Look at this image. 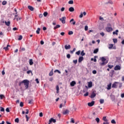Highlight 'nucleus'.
Returning <instances> with one entry per match:
<instances>
[{
	"label": "nucleus",
	"mask_w": 124,
	"mask_h": 124,
	"mask_svg": "<svg viewBox=\"0 0 124 124\" xmlns=\"http://www.w3.org/2000/svg\"><path fill=\"white\" fill-rule=\"evenodd\" d=\"M103 124H109V121H108V122H104Z\"/></svg>",
	"instance_id": "62"
},
{
	"label": "nucleus",
	"mask_w": 124,
	"mask_h": 124,
	"mask_svg": "<svg viewBox=\"0 0 124 124\" xmlns=\"http://www.w3.org/2000/svg\"><path fill=\"white\" fill-rule=\"evenodd\" d=\"M68 34H69V35H71V34H73V31H69L68 32Z\"/></svg>",
	"instance_id": "43"
},
{
	"label": "nucleus",
	"mask_w": 124,
	"mask_h": 124,
	"mask_svg": "<svg viewBox=\"0 0 124 124\" xmlns=\"http://www.w3.org/2000/svg\"><path fill=\"white\" fill-rule=\"evenodd\" d=\"M99 20H100L101 21H104V18H103V17H102L101 16H100Z\"/></svg>",
	"instance_id": "50"
},
{
	"label": "nucleus",
	"mask_w": 124,
	"mask_h": 124,
	"mask_svg": "<svg viewBox=\"0 0 124 124\" xmlns=\"http://www.w3.org/2000/svg\"><path fill=\"white\" fill-rule=\"evenodd\" d=\"M69 11H70V12H73V11H74V8H73V7H71L69 8Z\"/></svg>",
	"instance_id": "17"
},
{
	"label": "nucleus",
	"mask_w": 124,
	"mask_h": 124,
	"mask_svg": "<svg viewBox=\"0 0 124 124\" xmlns=\"http://www.w3.org/2000/svg\"><path fill=\"white\" fill-rule=\"evenodd\" d=\"M0 112H4V108L0 107Z\"/></svg>",
	"instance_id": "44"
},
{
	"label": "nucleus",
	"mask_w": 124,
	"mask_h": 124,
	"mask_svg": "<svg viewBox=\"0 0 124 124\" xmlns=\"http://www.w3.org/2000/svg\"><path fill=\"white\" fill-rule=\"evenodd\" d=\"M28 9L31 11H33V7H32L31 6H28Z\"/></svg>",
	"instance_id": "19"
},
{
	"label": "nucleus",
	"mask_w": 124,
	"mask_h": 124,
	"mask_svg": "<svg viewBox=\"0 0 124 124\" xmlns=\"http://www.w3.org/2000/svg\"><path fill=\"white\" fill-rule=\"evenodd\" d=\"M54 72L56 73V72H58V73H59V74H61V71L59 70H55L54 71Z\"/></svg>",
	"instance_id": "37"
},
{
	"label": "nucleus",
	"mask_w": 124,
	"mask_h": 124,
	"mask_svg": "<svg viewBox=\"0 0 124 124\" xmlns=\"http://www.w3.org/2000/svg\"><path fill=\"white\" fill-rule=\"evenodd\" d=\"M113 41L114 43H117V42H118V39H113Z\"/></svg>",
	"instance_id": "36"
},
{
	"label": "nucleus",
	"mask_w": 124,
	"mask_h": 124,
	"mask_svg": "<svg viewBox=\"0 0 124 124\" xmlns=\"http://www.w3.org/2000/svg\"><path fill=\"white\" fill-rule=\"evenodd\" d=\"M118 84H119V88L121 89V88L123 87V83L121 82H119Z\"/></svg>",
	"instance_id": "40"
},
{
	"label": "nucleus",
	"mask_w": 124,
	"mask_h": 124,
	"mask_svg": "<svg viewBox=\"0 0 124 124\" xmlns=\"http://www.w3.org/2000/svg\"><path fill=\"white\" fill-rule=\"evenodd\" d=\"M71 123H72V124H74L75 123V121H74V119L73 118L71 119Z\"/></svg>",
	"instance_id": "47"
},
{
	"label": "nucleus",
	"mask_w": 124,
	"mask_h": 124,
	"mask_svg": "<svg viewBox=\"0 0 124 124\" xmlns=\"http://www.w3.org/2000/svg\"><path fill=\"white\" fill-rule=\"evenodd\" d=\"M23 39V36L20 35L18 37V40H22Z\"/></svg>",
	"instance_id": "35"
},
{
	"label": "nucleus",
	"mask_w": 124,
	"mask_h": 124,
	"mask_svg": "<svg viewBox=\"0 0 124 124\" xmlns=\"http://www.w3.org/2000/svg\"><path fill=\"white\" fill-rule=\"evenodd\" d=\"M66 57H67V59H70V54H67Z\"/></svg>",
	"instance_id": "56"
},
{
	"label": "nucleus",
	"mask_w": 124,
	"mask_h": 124,
	"mask_svg": "<svg viewBox=\"0 0 124 124\" xmlns=\"http://www.w3.org/2000/svg\"><path fill=\"white\" fill-rule=\"evenodd\" d=\"M102 120L104 121V122H109V121L106 118V116H104L102 118Z\"/></svg>",
	"instance_id": "16"
},
{
	"label": "nucleus",
	"mask_w": 124,
	"mask_h": 124,
	"mask_svg": "<svg viewBox=\"0 0 124 124\" xmlns=\"http://www.w3.org/2000/svg\"><path fill=\"white\" fill-rule=\"evenodd\" d=\"M96 96V94L94 93V92H93L90 96L91 98H94V97Z\"/></svg>",
	"instance_id": "7"
},
{
	"label": "nucleus",
	"mask_w": 124,
	"mask_h": 124,
	"mask_svg": "<svg viewBox=\"0 0 124 124\" xmlns=\"http://www.w3.org/2000/svg\"><path fill=\"white\" fill-rule=\"evenodd\" d=\"M100 35H102V36H104L105 35V33L104 32H102L100 33Z\"/></svg>",
	"instance_id": "53"
},
{
	"label": "nucleus",
	"mask_w": 124,
	"mask_h": 124,
	"mask_svg": "<svg viewBox=\"0 0 124 124\" xmlns=\"http://www.w3.org/2000/svg\"><path fill=\"white\" fill-rule=\"evenodd\" d=\"M84 60V57L83 56H80L78 58V62H82V61Z\"/></svg>",
	"instance_id": "10"
},
{
	"label": "nucleus",
	"mask_w": 124,
	"mask_h": 124,
	"mask_svg": "<svg viewBox=\"0 0 124 124\" xmlns=\"http://www.w3.org/2000/svg\"><path fill=\"white\" fill-rule=\"evenodd\" d=\"M88 105L89 106V107H92L94 105V101H92L90 103H88Z\"/></svg>",
	"instance_id": "9"
},
{
	"label": "nucleus",
	"mask_w": 124,
	"mask_h": 124,
	"mask_svg": "<svg viewBox=\"0 0 124 124\" xmlns=\"http://www.w3.org/2000/svg\"><path fill=\"white\" fill-rule=\"evenodd\" d=\"M81 53V51L78 50V52L76 53V55H78V56H79L80 54Z\"/></svg>",
	"instance_id": "34"
},
{
	"label": "nucleus",
	"mask_w": 124,
	"mask_h": 124,
	"mask_svg": "<svg viewBox=\"0 0 124 124\" xmlns=\"http://www.w3.org/2000/svg\"><path fill=\"white\" fill-rule=\"evenodd\" d=\"M22 83H23L26 90H28L29 88V85H30V81L28 79H24L22 81Z\"/></svg>",
	"instance_id": "2"
},
{
	"label": "nucleus",
	"mask_w": 124,
	"mask_h": 124,
	"mask_svg": "<svg viewBox=\"0 0 124 124\" xmlns=\"http://www.w3.org/2000/svg\"><path fill=\"white\" fill-rule=\"evenodd\" d=\"M98 52V48H96L93 50V54H96Z\"/></svg>",
	"instance_id": "26"
},
{
	"label": "nucleus",
	"mask_w": 124,
	"mask_h": 124,
	"mask_svg": "<svg viewBox=\"0 0 124 124\" xmlns=\"http://www.w3.org/2000/svg\"><path fill=\"white\" fill-rule=\"evenodd\" d=\"M40 28H37V31H36V34H39V33H40Z\"/></svg>",
	"instance_id": "21"
},
{
	"label": "nucleus",
	"mask_w": 124,
	"mask_h": 124,
	"mask_svg": "<svg viewBox=\"0 0 124 124\" xmlns=\"http://www.w3.org/2000/svg\"><path fill=\"white\" fill-rule=\"evenodd\" d=\"M5 24L6 26L9 27V26H10V21H5Z\"/></svg>",
	"instance_id": "20"
},
{
	"label": "nucleus",
	"mask_w": 124,
	"mask_h": 124,
	"mask_svg": "<svg viewBox=\"0 0 124 124\" xmlns=\"http://www.w3.org/2000/svg\"><path fill=\"white\" fill-rule=\"evenodd\" d=\"M108 3H110V4H113V1H112V0H109L108 1Z\"/></svg>",
	"instance_id": "61"
},
{
	"label": "nucleus",
	"mask_w": 124,
	"mask_h": 124,
	"mask_svg": "<svg viewBox=\"0 0 124 124\" xmlns=\"http://www.w3.org/2000/svg\"><path fill=\"white\" fill-rule=\"evenodd\" d=\"M73 62L74 63H75V64H77V62H78V61L77 60H74Z\"/></svg>",
	"instance_id": "45"
},
{
	"label": "nucleus",
	"mask_w": 124,
	"mask_h": 124,
	"mask_svg": "<svg viewBox=\"0 0 124 124\" xmlns=\"http://www.w3.org/2000/svg\"><path fill=\"white\" fill-rule=\"evenodd\" d=\"M75 85H76V82H75V81H72L70 83V86H71V87H74V86H75Z\"/></svg>",
	"instance_id": "11"
},
{
	"label": "nucleus",
	"mask_w": 124,
	"mask_h": 124,
	"mask_svg": "<svg viewBox=\"0 0 124 124\" xmlns=\"http://www.w3.org/2000/svg\"><path fill=\"white\" fill-rule=\"evenodd\" d=\"M79 18H83V13H81L79 16Z\"/></svg>",
	"instance_id": "58"
},
{
	"label": "nucleus",
	"mask_w": 124,
	"mask_h": 124,
	"mask_svg": "<svg viewBox=\"0 0 124 124\" xmlns=\"http://www.w3.org/2000/svg\"><path fill=\"white\" fill-rule=\"evenodd\" d=\"M6 112H10V110H9V108H6Z\"/></svg>",
	"instance_id": "59"
},
{
	"label": "nucleus",
	"mask_w": 124,
	"mask_h": 124,
	"mask_svg": "<svg viewBox=\"0 0 124 124\" xmlns=\"http://www.w3.org/2000/svg\"><path fill=\"white\" fill-rule=\"evenodd\" d=\"M92 73L93 74H96V70H93Z\"/></svg>",
	"instance_id": "63"
},
{
	"label": "nucleus",
	"mask_w": 124,
	"mask_h": 124,
	"mask_svg": "<svg viewBox=\"0 0 124 124\" xmlns=\"http://www.w3.org/2000/svg\"><path fill=\"white\" fill-rule=\"evenodd\" d=\"M27 74H30V73H31V74L32 75V72H31V70H29L27 72Z\"/></svg>",
	"instance_id": "48"
},
{
	"label": "nucleus",
	"mask_w": 124,
	"mask_h": 124,
	"mask_svg": "<svg viewBox=\"0 0 124 124\" xmlns=\"http://www.w3.org/2000/svg\"><path fill=\"white\" fill-rule=\"evenodd\" d=\"M3 97H4V95H2V94H0V99H2L3 98Z\"/></svg>",
	"instance_id": "49"
},
{
	"label": "nucleus",
	"mask_w": 124,
	"mask_h": 124,
	"mask_svg": "<svg viewBox=\"0 0 124 124\" xmlns=\"http://www.w3.org/2000/svg\"><path fill=\"white\" fill-rule=\"evenodd\" d=\"M118 32H119V30H117L113 32V34H116V35H118Z\"/></svg>",
	"instance_id": "25"
},
{
	"label": "nucleus",
	"mask_w": 124,
	"mask_h": 124,
	"mask_svg": "<svg viewBox=\"0 0 124 124\" xmlns=\"http://www.w3.org/2000/svg\"><path fill=\"white\" fill-rule=\"evenodd\" d=\"M121 97H122V98H124V93H123L121 94Z\"/></svg>",
	"instance_id": "60"
},
{
	"label": "nucleus",
	"mask_w": 124,
	"mask_h": 124,
	"mask_svg": "<svg viewBox=\"0 0 124 124\" xmlns=\"http://www.w3.org/2000/svg\"><path fill=\"white\" fill-rule=\"evenodd\" d=\"M47 15H48V13L47 12H45L44 13V16H45V17H46Z\"/></svg>",
	"instance_id": "38"
},
{
	"label": "nucleus",
	"mask_w": 124,
	"mask_h": 124,
	"mask_svg": "<svg viewBox=\"0 0 124 124\" xmlns=\"http://www.w3.org/2000/svg\"><path fill=\"white\" fill-rule=\"evenodd\" d=\"M29 104H32V100H29Z\"/></svg>",
	"instance_id": "57"
},
{
	"label": "nucleus",
	"mask_w": 124,
	"mask_h": 124,
	"mask_svg": "<svg viewBox=\"0 0 124 124\" xmlns=\"http://www.w3.org/2000/svg\"><path fill=\"white\" fill-rule=\"evenodd\" d=\"M19 106L20 107H23V106H24V103H23V102H20V105H19Z\"/></svg>",
	"instance_id": "41"
},
{
	"label": "nucleus",
	"mask_w": 124,
	"mask_h": 124,
	"mask_svg": "<svg viewBox=\"0 0 124 124\" xmlns=\"http://www.w3.org/2000/svg\"><path fill=\"white\" fill-rule=\"evenodd\" d=\"M56 121L55 119H54L53 118H51L49 120V123L48 124H51V123H56Z\"/></svg>",
	"instance_id": "6"
},
{
	"label": "nucleus",
	"mask_w": 124,
	"mask_h": 124,
	"mask_svg": "<svg viewBox=\"0 0 124 124\" xmlns=\"http://www.w3.org/2000/svg\"><path fill=\"white\" fill-rule=\"evenodd\" d=\"M114 70H121V66L117 65L114 67Z\"/></svg>",
	"instance_id": "8"
},
{
	"label": "nucleus",
	"mask_w": 124,
	"mask_h": 124,
	"mask_svg": "<svg viewBox=\"0 0 124 124\" xmlns=\"http://www.w3.org/2000/svg\"><path fill=\"white\" fill-rule=\"evenodd\" d=\"M111 124H116V121L114 119L111 120Z\"/></svg>",
	"instance_id": "42"
},
{
	"label": "nucleus",
	"mask_w": 124,
	"mask_h": 124,
	"mask_svg": "<svg viewBox=\"0 0 124 124\" xmlns=\"http://www.w3.org/2000/svg\"><path fill=\"white\" fill-rule=\"evenodd\" d=\"M100 104H103V103H104V99H100Z\"/></svg>",
	"instance_id": "27"
},
{
	"label": "nucleus",
	"mask_w": 124,
	"mask_h": 124,
	"mask_svg": "<svg viewBox=\"0 0 124 124\" xmlns=\"http://www.w3.org/2000/svg\"><path fill=\"white\" fill-rule=\"evenodd\" d=\"M113 44H110L109 45V46H108V49H112V48H113Z\"/></svg>",
	"instance_id": "30"
},
{
	"label": "nucleus",
	"mask_w": 124,
	"mask_h": 124,
	"mask_svg": "<svg viewBox=\"0 0 124 124\" xmlns=\"http://www.w3.org/2000/svg\"><path fill=\"white\" fill-rule=\"evenodd\" d=\"M88 87V88H92V87H93V82L92 81L89 82Z\"/></svg>",
	"instance_id": "13"
},
{
	"label": "nucleus",
	"mask_w": 124,
	"mask_h": 124,
	"mask_svg": "<svg viewBox=\"0 0 124 124\" xmlns=\"http://www.w3.org/2000/svg\"><path fill=\"white\" fill-rule=\"evenodd\" d=\"M4 50L5 51H8V47L7 46L3 47Z\"/></svg>",
	"instance_id": "51"
},
{
	"label": "nucleus",
	"mask_w": 124,
	"mask_h": 124,
	"mask_svg": "<svg viewBox=\"0 0 124 124\" xmlns=\"http://www.w3.org/2000/svg\"><path fill=\"white\" fill-rule=\"evenodd\" d=\"M6 3H7L6 1H3L2 2V5H6Z\"/></svg>",
	"instance_id": "33"
},
{
	"label": "nucleus",
	"mask_w": 124,
	"mask_h": 124,
	"mask_svg": "<svg viewBox=\"0 0 124 124\" xmlns=\"http://www.w3.org/2000/svg\"><path fill=\"white\" fill-rule=\"evenodd\" d=\"M70 48H71V46H70V45H68V46L67 45L65 46V49L66 50H68L70 49Z\"/></svg>",
	"instance_id": "12"
},
{
	"label": "nucleus",
	"mask_w": 124,
	"mask_h": 124,
	"mask_svg": "<svg viewBox=\"0 0 124 124\" xmlns=\"http://www.w3.org/2000/svg\"><path fill=\"white\" fill-rule=\"evenodd\" d=\"M117 84H119V82H114V83L112 84V88L117 89Z\"/></svg>",
	"instance_id": "5"
},
{
	"label": "nucleus",
	"mask_w": 124,
	"mask_h": 124,
	"mask_svg": "<svg viewBox=\"0 0 124 124\" xmlns=\"http://www.w3.org/2000/svg\"><path fill=\"white\" fill-rule=\"evenodd\" d=\"M29 63H30V65H32L33 64V62H32V59L30 60Z\"/></svg>",
	"instance_id": "24"
},
{
	"label": "nucleus",
	"mask_w": 124,
	"mask_h": 124,
	"mask_svg": "<svg viewBox=\"0 0 124 124\" xmlns=\"http://www.w3.org/2000/svg\"><path fill=\"white\" fill-rule=\"evenodd\" d=\"M39 116H40V117H43V113L42 112H40V113H39Z\"/></svg>",
	"instance_id": "64"
},
{
	"label": "nucleus",
	"mask_w": 124,
	"mask_h": 124,
	"mask_svg": "<svg viewBox=\"0 0 124 124\" xmlns=\"http://www.w3.org/2000/svg\"><path fill=\"white\" fill-rule=\"evenodd\" d=\"M106 31H107L108 32H110V31H113V28H112V27H106Z\"/></svg>",
	"instance_id": "4"
},
{
	"label": "nucleus",
	"mask_w": 124,
	"mask_h": 124,
	"mask_svg": "<svg viewBox=\"0 0 124 124\" xmlns=\"http://www.w3.org/2000/svg\"><path fill=\"white\" fill-rule=\"evenodd\" d=\"M53 75H54V72H53V69H52L49 74V76H53Z\"/></svg>",
	"instance_id": "22"
},
{
	"label": "nucleus",
	"mask_w": 124,
	"mask_h": 124,
	"mask_svg": "<svg viewBox=\"0 0 124 124\" xmlns=\"http://www.w3.org/2000/svg\"><path fill=\"white\" fill-rule=\"evenodd\" d=\"M112 86V83H110L108 85L107 90H111V86Z\"/></svg>",
	"instance_id": "18"
},
{
	"label": "nucleus",
	"mask_w": 124,
	"mask_h": 124,
	"mask_svg": "<svg viewBox=\"0 0 124 124\" xmlns=\"http://www.w3.org/2000/svg\"><path fill=\"white\" fill-rule=\"evenodd\" d=\"M88 26H85L84 28L85 31H88Z\"/></svg>",
	"instance_id": "54"
},
{
	"label": "nucleus",
	"mask_w": 124,
	"mask_h": 124,
	"mask_svg": "<svg viewBox=\"0 0 124 124\" xmlns=\"http://www.w3.org/2000/svg\"><path fill=\"white\" fill-rule=\"evenodd\" d=\"M59 28H61V25H57L55 27H54V30H57V29H59Z\"/></svg>",
	"instance_id": "23"
},
{
	"label": "nucleus",
	"mask_w": 124,
	"mask_h": 124,
	"mask_svg": "<svg viewBox=\"0 0 124 124\" xmlns=\"http://www.w3.org/2000/svg\"><path fill=\"white\" fill-rule=\"evenodd\" d=\"M81 56H85L86 55V53L84 52V50H82L80 53Z\"/></svg>",
	"instance_id": "28"
},
{
	"label": "nucleus",
	"mask_w": 124,
	"mask_h": 124,
	"mask_svg": "<svg viewBox=\"0 0 124 124\" xmlns=\"http://www.w3.org/2000/svg\"><path fill=\"white\" fill-rule=\"evenodd\" d=\"M68 3L69 4H73L74 3L73 0H69L68 1Z\"/></svg>",
	"instance_id": "32"
},
{
	"label": "nucleus",
	"mask_w": 124,
	"mask_h": 124,
	"mask_svg": "<svg viewBox=\"0 0 124 124\" xmlns=\"http://www.w3.org/2000/svg\"><path fill=\"white\" fill-rule=\"evenodd\" d=\"M111 99H112V100H115V96L111 95Z\"/></svg>",
	"instance_id": "55"
},
{
	"label": "nucleus",
	"mask_w": 124,
	"mask_h": 124,
	"mask_svg": "<svg viewBox=\"0 0 124 124\" xmlns=\"http://www.w3.org/2000/svg\"><path fill=\"white\" fill-rule=\"evenodd\" d=\"M114 66H113V65H108V67L110 69H112V68H113Z\"/></svg>",
	"instance_id": "39"
},
{
	"label": "nucleus",
	"mask_w": 124,
	"mask_h": 124,
	"mask_svg": "<svg viewBox=\"0 0 124 124\" xmlns=\"http://www.w3.org/2000/svg\"><path fill=\"white\" fill-rule=\"evenodd\" d=\"M56 90H57V93H59V91H60V88L58 85L56 86Z\"/></svg>",
	"instance_id": "29"
},
{
	"label": "nucleus",
	"mask_w": 124,
	"mask_h": 124,
	"mask_svg": "<svg viewBox=\"0 0 124 124\" xmlns=\"http://www.w3.org/2000/svg\"><path fill=\"white\" fill-rule=\"evenodd\" d=\"M15 123H19V118H16L15 120Z\"/></svg>",
	"instance_id": "46"
},
{
	"label": "nucleus",
	"mask_w": 124,
	"mask_h": 124,
	"mask_svg": "<svg viewBox=\"0 0 124 124\" xmlns=\"http://www.w3.org/2000/svg\"><path fill=\"white\" fill-rule=\"evenodd\" d=\"M74 21V19L72 18L70 20V23H71V24H72L73 25H75L76 24V21ZM74 21V22H73ZM72 22H73V23H72Z\"/></svg>",
	"instance_id": "15"
},
{
	"label": "nucleus",
	"mask_w": 124,
	"mask_h": 124,
	"mask_svg": "<svg viewBox=\"0 0 124 124\" xmlns=\"http://www.w3.org/2000/svg\"><path fill=\"white\" fill-rule=\"evenodd\" d=\"M100 60L102 62L99 63L101 66H104V65H106L108 63V61L106 60V58L104 57H101Z\"/></svg>",
	"instance_id": "1"
},
{
	"label": "nucleus",
	"mask_w": 124,
	"mask_h": 124,
	"mask_svg": "<svg viewBox=\"0 0 124 124\" xmlns=\"http://www.w3.org/2000/svg\"><path fill=\"white\" fill-rule=\"evenodd\" d=\"M88 95H89V92H86V93L84 94V96H88Z\"/></svg>",
	"instance_id": "52"
},
{
	"label": "nucleus",
	"mask_w": 124,
	"mask_h": 124,
	"mask_svg": "<svg viewBox=\"0 0 124 124\" xmlns=\"http://www.w3.org/2000/svg\"><path fill=\"white\" fill-rule=\"evenodd\" d=\"M95 121L96 122H97V124H98V123H99L100 119H99V118L98 117H97L95 118Z\"/></svg>",
	"instance_id": "31"
},
{
	"label": "nucleus",
	"mask_w": 124,
	"mask_h": 124,
	"mask_svg": "<svg viewBox=\"0 0 124 124\" xmlns=\"http://www.w3.org/2000/svg\"><path fill=\"white\" fill-rule=\"evenodd\" d=\"M60 21H61L62 24H65V20H66V17L63 16L62 18L59 19Z\"/></svg>",
	"instance_id": "3"
},
{
	"label": "nucleus",
	"mask_w": 124,
	"mask_h": 124,
	"mask_svg": "<svg viewBox=\"0 0 124 124\" xmlns=\"http://www.w3.org/2000/svg\"><path fill=\"white\" fill-rule=\"evenodd\" d=\"M69 110L68 109H66L64 111H63V115H66V114H69Z\"/></svg>",
	"instance_id": "14"
}]
</instances>
